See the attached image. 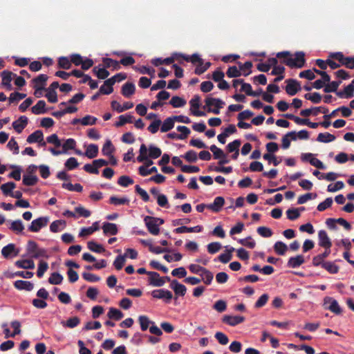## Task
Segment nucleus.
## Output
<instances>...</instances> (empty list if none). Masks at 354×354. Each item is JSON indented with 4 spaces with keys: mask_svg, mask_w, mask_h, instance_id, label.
<instances>
[{
    "mask_svg": "<svg viewBox=\"0 0 354 354\" xmlns=\"http://www.w3.org/2000/svg\"><path fill=\"white\" fill-rule=\"evenodd\" d=\"M277 57H271L268 59V64L274 67L278 64L277 58H283L282 63L290 68H302L305 64V54L303 52H297L295 54V58L291 57V53L289 51H282L277 53Z\"/></svg>",
    "mask_w": 354,
    "mask_h": 354,
    "instance_id": "1",
    "label": "nucleus"
},
{
    "mask_svg": "<svg viewBox=\"0 0 354 354\" xmlns=\"http://www.w3.org/2000/svg\"><path fill=\"white\" fill-rule=\"evenodd\" d=\"M27 254L32 258L38 259L39 257L48 258V252L44 248H39L38 244L34 241H28L26 245Z\"/></svg>",
    "mask_w": 354,
    "mask_h": 354,
    "instance_id": "2",
    "label": "nucleus"
},
{
    "mask_svg": "<svg viewBox=\"0 0 354 354\" xmlns=\"http://www.w3.org/2000/svg\"><path fill=\"white\" fill-rule=\"evenodd\" d=\"M205 106L204 109L207 107V111L208 113H213L214 114H218L220 109L223 107L225 102L219 98H214L211 97H207L205 100Z\"/></svg>",
    "mask_w": 354,
    "mask_h": 354,
    "instance_id": "3",
    "label": "nucleus"
},
{
    "mask_svg": "<svg viewBox=\"0 0 354 354\" xmlns=\"http://www.w3.org/2000/svg\"><path fill=\"white\" fill-rule=\"evenodd\" d=\"M75 146L76 141L73 138H68L65 140L64 143L62 145V150H57L52 147L49 148L48 150L53 156H59L60 154L66 153L70 149H74Z\"/></svg>",
    "mask_w": 354,
    "mask_h": 354,
    "instance_id": "4",
    "label": "nucleus"
},
{
    "mask_svg": "<svg viewBox=\"0 0 354 354\" xmlns=\"http://www.w3.org/2000/svg\"><path fill=\"white\" fill-rule=\"evenodd\" d=\"M284 116L291 120H293L296 124L299 125H307L312 129H316L319 125L318 122H312L308 119L300 118L293 114L287 113Z\"/></svg>",
    "mask_w": 354,
    "mask_h": 354,
    "instance_id": "5",
    "label": "nucleus"
},
{
    "mask_svg": "<svg viewBox=\"0 0 354 354\" xmlns=\"http://www.w3.org/2000/svg\"><path fill=\"white\" fill-rule=\"evenodd\" d=\"M59 86V84L58 82H53L48 88H45V91H46L45 96L49 102L55 103L57 102V94L55 90Z\"/></svg>",
    "mask_w": 354,
    "mask_h": 354,
    "instance_id": "6",
    "label": "nucleus"
},
{
    "mask_svg": "<svg viewBox=\"0 0 354 354\" xmlns=\"http://www.w3.org/2000/svg\"><path fill=\"white\" fill-rule=\"evenodd\" d=\"M49 219L48 217H39L33 220L30 225L28 227V230L32 232H39L42 227L47 225Z\"/></svg>",
    "mask_w": 354,
    "mask_h": 354,
    "instance_id": "7",
    "label": "nucleus"
},
{
    "mask_svg": "<svg viewBox=\"0 0 354 354\" xmlns=\"http://www.w3.org/2000/svg\"><path fill=\"white\" fill-rule=\"evenodd\" d=\"M19 249L14 243H9L1 249V254L5 259H10L19 255Z\"/></svg>",
    "mask_w": 354,
    "mask_h": 354,
    "instance_id": "8",
    "label": "nucleus"
},
{
    "mask_svg": "<svg viewBox=\"0 0 354 354\" xmlns=\"http://www.w3.org/2000/svg\"><path fill=\"white\" fill-rule=\"evenodd\" d=\"M153 298L165 299L166 303H169L173 297L172 292L166 289H158L151 292Z\"/></svg>",
    "mask_w": 354,
    "mask_h": 354,
    "instance_id": "9",
    "label": "nucleus"
},
{
    "mask_svg": "<svg viewBox=\"0 0 354 354\" xmlns=\"http://www.w3.org/2000/svg\"><path fill=\"white\" fill-rule=\"evenodd\" d=\"M286 82L287 83L286 91L289 95L293 96L301 90L300 84L297 80L288 79Z\"/></svg>",
    "mask_w": 354,
    "mask_h": 354,
    "instance_id": "10",
    "label": "nucleus"
},
{
    "mask_svg": "<svg viewBox=\"0 0 354 354\" xmlns=\"http://www.w3.org/2000/svg\"><path fill=\"white\" fill-rule=\"evenodd\" d=\"M153 216H146L144 218L145 223L149 232L153 235H158L160 232V228L158 223L151 220Z\"/></svg>",
    "mask_w": 354,
    "mask_h": 354,
    "instance_id": "11",
    "label": "nucleus"
},
{
    "mask_svg": "<svg viewBox=\"0 0 354 354\" xmlns=\"http://www.w3.org/2000/svg\"><path fill=\"white\" fill-rule=\"evenodd\" d=\"M200 102L201 97L198 95H194L189 101L191 107L195 109V110H192V113L198 117L205 116L206 114L204 111L197 110L201 106Z\"/></svg>",
    "mask_w": 354,
    "mask_h": 354,
    "instance_id": "12",
    "label": "nucleus"
},
{
    "mask_svg": "<svg viewBox=\"0 0 354 354\" xmlns=\"http://www.w3.org/2000/svg\"><path fill=\"white\" fill-rule=\"evenodd\" d=\"M245 317L240 315H225L222 318V322L225 324H228L231 326H235L239 324L243 323L245 321Z\"/></svg>",
    "mask_w": 354,
    "mask_h": 354,
    "instance_id": "13",
    "label": "nucleus"
},
{
    "mask_svg": "<svg viewBox=\"0 0 354 354\" xmlns=\"http://www.w3.org/2000/svg\"><path fill=\"white\" fill-rule=\"evenodd\" d=\"M44 134L41 130H37L28 136L27 142L28 143L39 142L41 146L45 147L46 142H44Z\"/></svg>",
    "mask_w": 354,
    "mask_h": 354,
    "instance_id": "14",
    "label": "nucleus"
},
{
    "mask_svg": "<svg viewBox=\"0 0 354 354\" xmlns=\"http://www.w3.org/2000/svg\"><path fill=\"white\" fill-rule=\"evenodd\" d=\"M327 303H329V306L325 307V308L329 310L332 313L339 315L342 313V310L340 306L338 304V302L332 297H326L324 299V305H326Z\"/></svg>",
    "mask_w": 354,
    "mask_h": 354,
    "instance_id": "15",
    "label": "nucleus"
},
{
    "mask_svg": "<svg viewBox=\"0 0 354 354\" xmlns=\"http://www.w3.org/2000/svg\"><path fill=\"white\" fill-rule=\"evenodd\" d=\"M149 282L150 285L156 287H161L165 284L164 278H161L158 272H149Z\"/></svg>",
    "mask_w": 354,
    "mask_h": 354,
    "instance_id": "16",
    "label": "nucleus"
},
{
    "mask_svg": "<svg viewBox=\"0 0 354 354\" xmlns=\"http://www.w3.org/2000/svg\"><path fill=\"white\" fill-rule=\"evenodd\" d=\"M319 245L327 249L332 246V243L325 230H319L318 232Z\"/></svg>",
    "mask_w": 354,
    "mask_h": 354,
    "instance_id": "17",
    "label": "nucleus"
},
{
    "mask_svg": "<svg viewBox=\"0 0 354 354\" xmlns=\"http://www.w3.org/2000/svg\"><path fill=\"white\" fill-rule=\"evenodd\" d=\"M115 80L111 77L104 81V84L100 88V93L103 95H109L113 93V85L115 84Z\"/></svg>",
    "mask_w": 354,
    "mask_h": 354,
    "instance_id": "18",
    "label": "nucleus"
},
{
    "mask_svg": "<svg viewBox=\"0 0 354 354\" xmlns=\"http://www.w3.org/2000/svg\"><path fill=\"white\" fill-rule=\"evenodd\" d=\"M28 122V118L25 115H21L18 120L12 122V127L18 133H20L27 126Z\"/></svg>",
    "mask_w": 354,
    "mask_h": 354,
    "instance_id": "19",
    "label": "nucleus"
},
{
    "mask_svg": "<svg viewBox=\"0 0 354 354\" xmlns=\"http://www.w3.org/2000/svg\"><path fill=\"white\" fill-rule=\"evenodd\" d=\"M225 203V199L222 196H217L214 198L212 203L208 204L207 208L214 212H218L221 210Z\"/></svg>",
    "mask_w": 354,
    "mask_h": 354,
    "instance_id": "20",
    "label": "nucleus"
},
{
    "mask_svg": "<svg viewBox=\"0 0 354 354\" xmlns=\"http://www.w3.org/2000/svg\"><path fill=\"white\" fill-rule=\"evenodd\" d=\"M1 76L2 77V84L6 86L7 89L11 90L12 85L10 82L12 77H16L17 75L8 71H3L1 73Z\"/></svg>",
    "mask_w": 354,
    "mask_h": 354,
    "instance_id": "21",
    "label": "nucleus"
},
{
    "mask_svg": "<svg viewBox=\"0 0 354 354\" xmlns=\"http://www.w3.org/2000/svg\"><path fill=\"white\" fill-rule=\"evenodd\" d=\"M170 287L174 290L175 294L178 296L183 297L186 294V286L180 283L177 280H173L171 282Z\"/></svg>",
    "mask_w": 354,
    "mask_h": 354,
    "instance_id": "22",
    "label": "nucleus"
},
{
    "mask_svg": "<svg viewBox=\"0 0 354 354\" xmlns=\"http://www.w3.org/2000/svg\"><path fill=\"white\" fill-rule=\"evenodd\" d=\"M336 95L340 98L353 97L354 95V85L351 83L344 88V91L337 92Z\"/></svg>",
    "mask_w": 354,
    "mask_h": 354,
    "instance_id": "23",
    "label": "nucleus"
},
{
    "mask_svg": "<svg viewBox=\"0 0 354 354\" xmlns=\"http://www.w3.org/2000/svg\"><path fill=\"white\" fill-rule=\"evenodd\" d=\"M297 135L295 131H290L284 135L282 138L281 147L283 149H286L290 146V140H296Z\"/></svg>",
    "mask_w": 354,
    "mask_h": 354,
    "instance_id": "24",
    "label": "nucleus"
},
{
    "mask_svg": "<svg viewBox=\"0 0 354 354\" xmlns=\"http://www.w3.org/2000/svg\"><path fill=\"white\" fill-rule=\"evenodd\" d=\"M304 263V257L301 254L297 255L296 257H290L287 263L288 268H296L299 267Z\"/></svg>",
    "mask_w": 354,
    "mask_h": 354,
    "instance_id": "25",
    "label": "nucleus"
},
{
    "mask_svg": "<svg viewBox=\"0 0 354 354\" xmlns=\"http://www.w3.org/2000/svg\"><path fill=\"white\" fill-rule=\"evenodd\" d=\"M136 91V86L133 83L127 82L123 84L121 90L122 95L126 97H129L134 94Z\"/></svg>",
    "mask_w": 354,
    "mask_h": 354,
    "instance_id": "26",
    "label": "nucleus"
},
{
    "mask_svg": "<svg viewBox=\"0 0 354 354\" xmlns=\"http://www.w3.org/2000/svg\"><path fill=\"white\" fill-rule=\"evenodd\" d=\"M14 286L17 290H26L27 291H31L33 288V283L30 281L17 280L14 283Z\"/></svg>",
    "mask_w": 354,
    "mask_h": 354,
    "instance_id": "27",
    "label": "nucleus"
},
{
    "mask_svg": "<svg viewBox=\"0 0 354 354\" xmlns=\"http://www.w3.org/2000/svg\"><path fill=\"white\" fill-rule=\"evenodd\" d=\"M99 222H94L91 227H84L79 233V236L84 237L93 234L94 232L99 230Z\"/></svg>",
    "mask_w": 354,
    "mask_h": 354,
    "instance_id": "28",
    "label": "nucleus"
},
{
    "mask_svg": "<svg viewBox=\"0 0 354 354\" xmlns=\"http://www.w3.org/2000/svg\"><path fill=\"white\" fill-rule=\"evenodd\" d=\"M31 111L35 115L44 114L47 112L46 102L44 100H39L37 104L31 108Z\"/></svg>",
    "mask_w": 354,
    "mask_h": 354,
    "instance_id": "29",
    "label": "nucleus"
},
{
    "mask_svg": "<svg viewBox=\"0 0 354 354\" xmlns=\"http://www.w3.org/2000/svg\"><path fill=\"white\" fill-rule=\"evenodd\" d=\"M102 230L106 235H115L118 232L117 225L112 223H104Z\"/></svg>",
    "mask_w": 354,
    "mask_h": 354,
    "instance_id": "30",
    "label": "nucleus"
},
{
    "mask_svg": "<svg viewBox=\"0 0 354 354\" xmlns=\"http://www.w3.org/2000/svg\"><path fill=\"white\" fill-rule=\"evenodd\" d=\"M175 59H176V57L174 55L173 56L167 57L165 59L155 58V59H151V62L155 66H159L162 64L169 65V64L174 63Z\"/></svg>",
    "mask_w": 354,
    "mask_h": 354,
    "instance_id": "31",
    "label": "nucleus"
},
{
    "mask_svg": "<svg viewBox=\"0 0 354 354\" xmlns=\"http://www.w3.org/2000/svg\"><path fill=\"white\" fill-rule=\"evenodd\" d=\"M66 224L64 220H56L50 224V230L53 233L60 232L65 228Z\"/></svg>",
    "mask_w": 354,
    "mask_h": 354,
    "instance_id": "32",
    "label": "nucleus"
},
{
    "mask_svg": "<svg viewBox=\"0 0 354 354\" xmlns=\"http://www.w3.org/2000/svg\"><path fill=\"white\" fill-rule=\"evenodd\" d=\"M98 154V146L95 144H90L84 153V156L88 157V158H94L97 157Z\"/></svg>",
    "mask_w": 354,
    "mask_h": 354,
    "instance_id": "33",
    "label": "nucleus"
},
{
    "mask_svg": "<svg viewBox=\"0 0 354 354\" xmlns=\"http://www.w3.org/2000/svg\"><path fill=\"white\" fill-rule=\"evenodd\" d=\"M15 266L24 269H34L35 263L30 259L18 260L15 262Z\"/></svg>",
    "mask_w": 354,
    "mask_h": 354,
    "instance_id": "34",
    "label": "nucleus"
},
{
    "mask_svg": "<svg viewBox=\"0 0 354 354\" xmlns=\"http://www.w3.org/2000/svg\"><path fill=\"white\" fill-rule=\"evenodd\" d=\"M175 120L173 117H169L165 119L160 127V131L162 132H167L172 129L174 127Z\"/></svg>",
    "mask_w": 354,
    "mask_h": 354,
    "instance_id": "35",
    "label": "nucleus"
},
{
    "mask_svg": "<svg viewBox=\"0 0 354 354\" xmlns=\"http://www.w3.org/2000/svg\"><path fill=\"white\" fill-rule=\"evenodd\" d=\"M235 250V249L232 247H230L229 249H227V252L225 253L221 254L218 257V260L223 263H228L232 258V253Z\"/></svg>",
    "mask_w": 354,
    "mask_h": 354,
    "instance_id": "36",
    "label": "nucleus"
},
{
    "mask_svg": "<svg viewBox=\"0 0 354 354\" xmlns=\"http://www.w3.org/2000/svg\"><path fill=\"white\" fill-rule=\"evenodd\" d=\"M274 252L279 255H284L288 250V246L282 241H277L273 246Z\"/></svg>",
    "mask_w": 354,
    "mask_h": 354,
    "instance_id": "37",
    "label": "nucleus"
},
{
    "mask_svg": "<svg viewBox=\"0 0 354 354\" xmlns=\"http://www.w3.org/2000/svg\"><path fill=\"white\" fill-rule=\"evenodd\" d=\"M335 136L333 134H330L328 132L326 133H319L317 140L319 142H330L335 140Z\"/></svg>",
    "mask_w": 354,
    "mask_h": 354,
    "instance_id": "38",
    "label": "nucleus"
},
{
    "mask_svg": "<svg viewBox=\"0 0 354 354\" xmlns=\"http://www.w3.org/2000/svg\"><path fill=\"white\" fill-rule=\"evenodd\" d=\"M87 248L92 252L97 253H102L105 249L100 244H98L94 241H90L87 243Z\"/></svg>",
    "mask_w": 354,
    "mask_h": 354,
    "instance_id": "39",
    "label": "nucleus"
},
{
    "mask_svg": "<svg viewBox=\"0 0 354 354\" xmlns=\"http://www.w3.org/2000/svg\"><path fill=\"white\" fill-rule=\"evenodd\" d=\"M342 82L340 80L339 81H333L331 82L328 83L326 85H325L324 91L325 93H331V92H338L337 88L339 86Z\"/></svg>",
    "mask_w": 354,
    "mask_h": 354,
    "instance_id": "40",
    "label": "nucleus"
},
{
    "mask_svg": "<svg viewBox=\"0 0 354 354\" xmlns=\"http://www.w3.org/2000/svg\"><path fill=\"white\" fill-rule=\"evenodd\" d=\"M138 321L140 324V328L142 331H145L148 329L149 324H154V322L150 321L149 317L146 315H140Z\"/></svg>",
    "mask_w": 354,
    "mask_h": 354,
    "instance_id": "41",
    "label": "nucleus"
},
{
    "mask_svg": "<svg viewBox=\"0 0 354 354\" xmlns=\"http://www.w3.org/2000/svg\"><path fill=\"white\" fill-rule=\"evenodd\" d=\"M239 66L240 71H243V75L246 77L249 75L251 73V68L252 67V63L250 61L245 62L244 64L239 62Z\"/></svg>",
    "mask_w": 354,
    "mask_h": 354,
    "instance_id": "42",
    "label": "nucleus"
},
{
    "mask_svg": "<svg viewBox=\"0 0 354 354\" xmlns=\"http://www.w3.org/2000/svg\"><path fill=\"white\" fill-rule=\"evenodd\" d=\"M107 315L110 319H113L117 321L124 317L122 312L115 308H110Z\"/></svg>",
    "mask_w": 354,
    "mask_h": 354,
    "instance_id": "43",
    "label": "nucleus"
},
{
    "mask_svg": "<svg viewBox=\"0 0 354 354\" xmlns=\"http://www.w3.org/2000/svg\"><path fill=\"white\" fill-rule=\"evenodd\" d=\"M48 76L45 74H40L37 77L34 78L32 82L34 84L33 86H37L38 87H44L46 82L48 80Z\"/></svg>",
    "mask_w": 354,
    "mask_h": 354,
    "instance_id": "44",
    "label": "nucleus"
},
{
    "mask_svg": "<svg viewBox=\"0 0 354 354\" xmlns=\"http://www.w3.org/2000/svg\"><path fill=\"white\" fill-rule=\"evenodd\" d=\"M322 268L325 269L330 274H337L339 270V266L332 261H326Z\"/></svg>",
    "mask_w": 354,
    "mask_h": 354,
    "instance_id": "45",
    "label": "nucleus"
},
{
    "mask_svg": "<svg viewBox=\"0 0 354 354\" xmlns=\"http://www.w3.org/2000/svg\"><path fill=\"white\" fill-rule=\"evenodd\" d=\"M16 187V184L13 182H8L3 184L1 186V189L3 194L6 196H10L12 194V191Z\"/></svg>",
    "mask_w": 354,
    "mask_h": 354,
    "instance_id": "46",
    "label": "nucleus"
},
{
    "mask_svg": "<svg viewBox=\"0 0 354 354\" xmlns=\"http://www.w3.org/2000/svg\"><path fill=\"white\" fill-rule=\"evenodd\" d=\"M80 319L77 317H73L69 318L68 320L62 321V324L63 326L73 328L79 325Z\"/></svg>",
    "mask_w": 354,
    "mask_h": 354,
    "instance_id": "47",
    "label": "nucleus"
},
{
    "mask_svg": "<svg viewBox=\"0 0 354 354\" xmlns=\"http://www.w3.org/2000/svg\"><path fill=\"white\" fill-rule=\"evenodd\" d=\"M10 229L17 234L21 233L24 230V226L20 219L14 221L11 223Z\"/></svg>",
    "mask_w": 354,
    "mask_h": 354,
    "instance_id": "48",
    "label": "nucleus"
},
{
    "mask_svg": "<svg viewBox=\"0 0 354 354\" xmlns=\"http://www.w3.org/2000/svg\"><path fill=\"white\" fill-rule=\"evenodd\" d=\"M63 281V277L59 272H53L48 278V283L53 285L61 284Z\"/></svg>",
    "mask_w": 354,
    "mask_h": 354,
    "instance_id": "49",
    "label": "nucleus"
},
{
    "mask_svg": "<svg viewBox=\"0 0 354 354\" xmlns=\"http://www.w3.org/2000/svg\"><path fill=\"white\" fill-rule=\"evenodd\" d=\"M58 67L62 69H69L71 67V59L67 57H60L58 59Z\"/></svg>",
    "mask_w": 354,
    "mask_h": 354,
    "instance_id": "50",
    "label": "nucleus"
},
{
    "mask_svg": "<svg viewBox=\"0 0 354 354\" xmlns=\"http://www.w3.org/2000/svg\"><path fill=\"white\" fill-rule=\"evenodd\" d=\"M201 276L202 277V279L201 280L206 284V285H209L211 284L212 280H213V278H214V275H213V273L212 272H210L209 270H208L207 269H205V270H203L202 272V273L201 274Z\"/></svg>",
    "mask_w": 354,
    "mask_h": 354,
    "instance_id": "51",
    "label": "nucleus"
},
{
    "mask_svg": "<svg viewBox=\"0 0 354 354\" xmlns=\"http://www.w3.org/2000/svg\"><path fill=\"white\" fill-rule=\"evenodd\" d=\"M118 118L119 120L115 124L116 127L124 126L127 123H131L133 116L131 115H121Z\"/></svg>",
    "mask_w": 354,
    "mask_h": 354,
    "instance_id": "52",
    "label": "nucleus"
},
{
    "mask_svg": "<svg viewBox=\"0 0 354 354\" xmlns=\"http://www.w3.org/2000/svg\"><path fill=\"white\" fill-rule=\"evenodd\" d=\"M169 104L174 108H179L186 104V101L178 96H174L169 101Z\"/></svg>",
    "mask_w": 354,
    "mask_h": 354,
    "instance_id": "53",
    "label": "nucleus"
},
{
    "mask_svg": "<svg viewBox=\"0 0 354 354\" xmlns=\"http://www.w3.org/2000/svg\"><path fill=\"white\" fill-rule=\"evenodd\" d=\"M102 62H103V64H104L105 68L112 67L114 70H118L120 68V66L119 65V62L113 59L104 58Z\"/></svg>",
    "mask_w": 354,
    "mask_h": 354,
    "instance_id": "54",
    "label": "nucleus"
},
{
    "mask_svg": "<svg viewBox=\"0 0 354 354\" xmlns=\"http://www.w3.org/2000/svg\"><path fill=\"white\" fill-rule=\"evenodd\" d=\"M161 149L152 145L149 146V157L152 159H156L161 156Z\"/></svg>",
    "mask_w": 354,
    "mask_h": 354,
    "instance_id": "55",
    "label": "nucleus"
},
{
    "mask_svg": "<svg viewBox=\"0 0 354 354\" xmlns=\"http://www.w3.org/2000/svg\"><path fill=\"white\" fill-rule=\"evenodd\" d=\"M38 182L37 176L24 175L23 177V184L26 186H33Z\"/></svg>",
    "mask_w": 354,
    "mask_h": 354,
    "instance_id": "56",
    "label": "nucleus"
},
{
    "mask_svg": "<svg viewBox=\"0 0 354 354\" xmlns=\"http://www.w3.org/2000/svg\"><path fill=\"white\" fill-rule=\"evenodd\" d=\"M147 147L145 144H142L139 150V156L137 157V160L139 162H143L145 160L149 158V154L147 155Z\"/></svg>",
    "mask_w": 354,
    "mask_h": 354,
    "instance_id": "57",
    "label": "nucleus"
},
{
    "mask_svg": "<svg viewBox=\"0 0 354 354\" xmlns=\"http://www.w3.org/2000/svg\"><path fill=\"white\" fill-rule=\"evenodd\" d=\"M109 203L114 205H120L129 204V200L126 197L118 198L115 196H112L109 198Z\"/></svg>",
    "mask_w": 354,
    "mask_h": 354,
    "instance_id": "58",
    "label": "nucleus"
},
{
    "mask_svg": "<svg viewBox=\"0 0 354 354\" xmlns=\"http://www.w3.org/2000/svg\"><path fill=\"white\" fill-rule=\"evenodd\" d=\"M133 183V180L128 176H121L118 180V185L124 187H127Z\"/></svg>",
    "mask_w": 354,
    "mask_h": 354,
    "instance_id": "59",
    "label": "nucleus"
},
{
    "mask_svg": "<svg viewBox=\"0 0 354 354\" xmlns=\"http://www.w3.org/2000/svg\"><path fill=\"white\" fill-rule=\"evenodd\" d=\"M241 91L245 92L246 93V95H248L249 96H253V97L258 96V93H257L256 92H254L252 91V86L248 83L244 82V81L243 82V83L241 84Z\"/></svg>",
    "mask_w": 354,
    "mask_h": 354,
    "instance_id": "60",
    "label": "nucleus"
},
{
    "mask_svg": "<svg viewBox=\"0 0 354 354\" xmlns=\"http://www.w3.org/2000/svg\"><path fill=\"white\" fill-rule=\"evenodd\" d=\"M226 75L228 77L232 78L240 77L242 73L236 66H232L228 68Z\"/></svg>",
    "mask_w": 354,
    "mask_h": 354,
    "instance_id": "61",
    "label": "nucleus"
},
{
    "mask_svg": "<svg viewBox=\"0 0 354 354\" xmlns=\"http://www.w3.org/2000/svg\"><path fill=\"white\" fill-rule=\"evenodd\" d=\"M263 158L268 162V164L272 163L274 166L279 165L281 162V159L278 160L274 154L271 153H265L263 156Z\"/></svg>",
    "mask_w": 354,
    "mask_h": 354,
    "instance_id": "62",
    "label": "nucleus"
},
{
    "mask_svg": "<svg viewBox=\"0 0 354 354\" xmlns=\"http://www.w3.org/2000/svg\"><path fill=\"white\" fill-rule=\"evenodd\" d=\"M46 142L53 144L55 147L59 148L62 147L61 140L59 139L57 134L53 133L46 138Z\"/></svg>",
    "mask_w": 354,
    "mask_h": 354,
    "instance_id": "63",
    "label": "nucleus"
},
{
    "mask_svg": "<svg viewBox=\"0 0 354 354\" xmlns=\"http://www.w3.org/2000/svg\"><path fill=\"white\" fill-rule=\"evenodd\" d=\"M227 308V303L224 300L220 299L216 301L213 305V309L218 313L224 312Z\"/></svg>",
    "mask_w": 354,
    "mask_h": 354,
    "instance_id": "64",
    "label": "nucleus"
}]
</instances>
